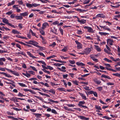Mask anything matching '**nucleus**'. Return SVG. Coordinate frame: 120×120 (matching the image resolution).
<instances>
[{
    "instance_id": "62",
    "label": "nucleus",
    "mask_w": 120,
    "mask_h": 120,
    "mask_svg": "<svg viewBox=\"0 0 120 120\" xmlns=\"http://www.w3.org/2000/svg\"><path fill=\"white\" fill-rule=\"evenodd\" d=\"M16 45L17 47L19 48L20 49H21V46L20 45L18 44H17Z\"/></svg>"
},
{
    "instance_id": "36",
    "label": "nucleus",
    "mask_w": 120,
    "mask_h": 120,
    "mask_svg": "<svg viewBox=\"0 0 120 120\" xmlns=\"http://www.w3.org/2000/svg\"><path fill=\"white\" fill-rule=\"evenodd\" d=\"M26 5L27 7H32V4L27 3L26 4Z\"/></svg>"
},
{
    "instance_id": "26",
    "label": "nucleus",
    "mask_w": 120,
    "mask_h": 120,
    "mask_svg": "<svg viewBox=\"0 0 120 120\" xmlns=\"http://www.w3.org/2000/svg\"><path fill=\"white\" fill-rule=\"evenodd\" d=\"M85 102L84 101H80L79 102V104H78V105L80 106H82V104H83L85 103Z\"/></svg>"
},
{
    "instance_id": "13",
    "label": "nucleus",
    "mask_w": 120,
    "mask_h": 120,
    "mask_svg": "<svg viewBox=\"0 0 120 120\" xmlns=\"http://www.w3.org/2000/svg\"><path fill=\"white\" fill-rule=\"evenodd\" d=\"M38 44L37 43L35 42H33V43H32V45H33L38 48H40V49L42 48V47L38 45L37 44Z\"/></svg>"
},
{
    "instance_id": "33",
    "label": "nucleus",
    "mask_w": 120,
    "mask_h": 120,
    "mask_svg": "<svg viewBox=\"0 0 120 120\" xmlns=\"http://www.w3.org/2000/svg\"><path fill=\"white\" fill-rule=\"evenodd\" d=\"M37 62L39 63H41L42 64L44 65L45 66L46 65V64L43 61H38Z\"/></svg>"
},
{
    "instance_id": "50",
    "label": "nucleus",
    "mask_w": 120,
    "mask_h": 120,
    "mask_svg": "<svg viewBox=\"0 0 120 120\" xmlns=\"http://www.w3.org/2000/svg\"><path fill=\"white\" fill-rule=\"evenodd\" d=\"M69 62L71 64H74L75 63V62L74 60H69Z\"/></svg>"
},
{
    "instance_id": "44",
    "label": "nucleus",
    "mask_w": 120,
    "mask_h": 120,
    "mask_svg": "<svg viewBox=\"0 0 120 120\" xmlns=\"http://www.w3.org/2000/svg\"><path fill=\"white\" fill-rule=\"evenodd\" d=\"M104 60L105 61H107L108 62H111L112 61L108 59V58H105L104 59Z\"/></svg>"
},
{
    "instance_id": "1",
    "label": "nucleus",
    "mask_w": 120,
    "mask_h": 120,
    "mask_svg": "<svg viewBox=\"0 0 120 120\" xmlns=\"http://www.w3.org/2000/svg\"><path fill=\"white\" fill-rule=\"evenodd\" d=\"M84 29L87 30V32L90 33H93L94 32L93 29L90 27L85 26L84 27Z\"/></svg>"
},
{
    "instance_id": "7",
    "label": "nucleus",
    "mask_w": 120,
    "mask_h": 120,
    "mask_svg": "<svg viewBox=\"0 0 120 120\" xmlns=\"http://www.w3.org/2000/svg\"><path fill=\"white\" fill-rule=\"evenodd\" d=\"M113 39H107V43H109L110 45H112V43H113Z\"/></svg>"
},
{
    "instance_id": "43",
    "label": "nucleus",
    "mask_w": 120,
    "mask_h": 120,
    "mask_svg": "<svg viewBox=\"0 0 120 120\" xmlns=\"http://www.w3.org/2000/svg\"><path fill=\"white\" fill-rule=\"evenodd\" d=\"M67 105L69 107H74L75 105L74 104H68Z\"/></svg>"
},
{
    "instance_id": "47",
    "label": "nucleus",
    "mask_w": 120,
    "mask_h": 120,
    "mask_svg": "<svg viewBox=\"0 0 120 120\" xmlns=\"http://www.w3.org/2000/svg\"><path fill=\"white\" fill-rule=\"evenodd\" d=\"M113 75L115 76H116L119 77H120V74L118 73H116L115 74H113Z\"/></svg>"
},
{
    "instance_id": "15",
    "label": "nucleus",
    "mask_w": 120,
    "mask_h": 120,
    "mask_svg": "<svg viewBox=\"0 0 120 120\" xmlns=\"http://www.w3.org/2000/svg\"><path fill=\"white\" fill-rule=\"evenodd\" d=\"M93 81L95 83L98 84H100L101 82V81L98 80L96 78L94 79H93Z\"/></svg>"
},
{
    "instance_id": "12",
    "label": "nucleus",
    "mask_w": 120,
    "mask_h": 120,
    "mask_svg": "<svg viewBox=\"0 0 120 120\" xmlns=\"http://www.w3.org/2000/svg\"><path fill=\"white\" fill-rule=\"evenodd\" d=\"M97 17L105 18V16L103 14H99L97 15Z\"/></svg>"
},
{
    "instance_id": "56",
    "label": "nucleus",
    "mask_w": 120,
    "mask_h": 120,
    "mask_svg": "<svg viewBox=\"0 0 120 120\" xmlns=\"http://www.w3.org/2000/svg\"><path fill=\"white\" fill-rule=\"evenodd\" d=\"M59 23V22H58V21H56L53 22L52 24L54 25H56V24H58Z\"/></svg>"
},
{
    "instance_id": "45",
    "label": "nucleus",
    "mask_w": 120,
    "mask_h": 120,
    "mask_svg": "<svg viewBox=\"0 0 120 120\" xmlns=\"http://www.w3.org/2000/svg\"><path fill=\"white\" fill-rule=\"evenodd\" d=\"M32 7H36L38 6L39 5V4H37L35 3H32Z\"/></svg>"
},
{
    "instance_id": "55",
    "label": "nucleus",
    "mask_w": 120,
    "mask_h": 120,
    "mask_svg": "<svg viewBox=\"0 0 120 120\" xmlns=\"http://www.w3.org/2000/svg\"><path fill=\"white\" fill-rule=\"evenodd\" d=\"M103 118L108 120H110L111 119V118H109L107 117V116H104L103 117Z\"/></svg>"
},
{
    "instance_id": "18",
    "label": "nucleus",
    "mask_w": 120,
    "mask_h": 120,
    "mask_svg": "<svg viewBox=\"0 0 120 120\" xmlns=\"http://www.w3.org/2000/svg\"><path fill=\"white\" fill-rule=\"evenodd\" d=\"M15 3V1L14 0L12 1L11 2L9 3L8 4V6H11V5L14 4Z\"/></svg>"
},
{
    "instance_id": "60",
    "label": "nucleus",
    "mask_w": 120,
    "mask_h": 120,
    "mask_svg": "<svg viewBox=\"0 0 120 120\" xmlns=\"http://www.w3.org/2000/svg\"><path fill=\"white\" fill-rule=\"evenodd\" d=\"M30 68H31L33 70H34V71H37V70L35 68V67H33L31 66H30Z\"/></svg>"
},
{
    "instance_id": "38",
    "label": "nucleus",
    "mask_w": 120,
    "mask_h": 120,
    "mask_svg": "<svg viewBox=\"0 0 120 120\" xmlns=\"http://www.w3.org/2000/svg\"><path fill=\"white\" fill-rule=\"evenodd\" d=\"M12 32L13 33L15 34L19 33V32L18 31L16 30H12Z\"/></svg>"
},
{
    "instance_id": "16",
    "label": "nucleus",
    "mask_w": 120,
    "mask_h": 120,
    "mask_svg": "<svg viewBox=\"0 0 120 120\" xmlns=\"http://www.w3.org/2000/svg\"><path fill=\"white\" fill-rule=\"evenodd\" d=\"M27 53L28 55L30 57H32L33 58L35 59L36 58V57L34 56H33L32 54L30 52H27Z\"/></svg>"
},
{
    "instance_id": "49",
    "label": "nucleus",
    "mask_w": 120,
    "mask_h": 120,
    "mask_svg": "<svg viewBox=\"0 0 120 120\" xmlns=\"http://www.w3.org/2000/svg\"><path fill=\"white\" fill-rule=\"evenodd\" d=\"M72 82H73L74 84L76 85H78V82L76 80L73 81Z\"/></svg>"
},
{
    "instance_id": "53",
    "label": "nucleus",
    "mask_w": 120,
    "mask_h": 120,
    "mask_svg": "<svg viewBox=\"0 0 120 120\" xmlns=\"http://www.w3.org/2000/svg\"><path fill=\"white\" fill-rule=\"evenodd\" d=\"M83 88L87 90H90L89 87L88 86H86L85 87H84Z\"/></svg>"
},
{
    "instance_id": "59",
    "label": "nucleus",
    "mask_w": 120,
    "mask_h": 120,
    "mask_svg": "<svg viewBox=\"0 0 120 120\" xmlns=\"http://www.w3.org/2000/svg\"><path fill=\"white\" fill-rule=\"evenodd\" d=\"M15 16H16V15H15V14H13L11 15L10 17L11 18H14V17H15Z\"/></svg>"
},
{
    "instance_id": "61",
    "label": "nucleus",
    "mask_w": 120,
    "mask_h": 120,
    "mask_svg": "<svg viewBox=\"0 0 120 120\" xmlns=\"http://www.w3.org/2000/svg\"><path fill=\"white\" fill-rule=\"evenodd\" d=\"M28 72L30 73V74H32L33 75H34L35 74V72L32 71H28Z\"/></svg>"
},
{
    "instance_id": "14",
    "label": "nucleus",
    "mask_w": 120,
    "mask_h": 120,
    "mask_svg": "<svg viewBox=\"0 0 120 120\" xmlns=\"http://www.w3.org/2000/svg\"><path fill=\"white\" fill-rule=\"evenodd\" d=\"M28 12H25L23 13L20 14V15L22 16H27L28 14Z\"/></svg>"
},
{
    "instance_id": "29",
    "label": "nucleus",
    "mask_w": 120,
    "mask_h": 120,
    "mask_svg": "<svg viewBox=\"0 0 120 120\" xmlns=\"http://www.w3.org/2000/svg\"><path fill=\"white\" fill-rule=\"evenodd\" d=\"M8 117L9 118L12 119L13 120H18V119L16 118H15L13 116H8Z\"/></svg>"
},
{
    "instance_id": "46",
    "label": "nucleus",
    "mask_w": 120,
    "mask_h": 120,
    "mask_svg": "<svg viewBox=\"0 0 120 120\" xmlns=\"http://www.w3.org/2000/svg\"><path fill=\"white\" fill-rule=\"evenodd\" d=\"M104 27H105L104 28V29L107 30L108 31H111L110 29L109 28H108L106 26H105Z\"/></svg>"
},
{
    "instance_id": "4",
    "label": "nucleus",
    "mask_w": 120,
    "mask_h": 120,
    "mask_svg": "<svg viewBox=\"0 0 120 120\" xmlns=\"http://www.w3.org/2000/svg\"><path fill=\"white\" fill-rule=\"evenodd\" d=\"M91 51V49L90 48H86L85 49V50L83 51V52H84V54H88Z\"/></svg>"
},
{
    "instance_id": "28",
    "label": "nucleus",
    "mask_w": 120,
    "mask_h": 120,
    "mask_svg": "<svg viewBox=\"0 0 120 120\" xmlns=\"http://www.w3.org/2000/svg\"><path fill=\"white\" fill-rule=\"evenodd\" d=\"M64 109L68 111H72V110L71 109L68 108L67 107L64 106Z\"/></svg>"
},
{
    "instance_id": "25",
    "label": "nucleus",
    "mask_w": 120,
    "mask_h": 120,
    "mask_svg": "<svg viewBox=\"0 0 120 120\" xmlns=\"http://www.w3.org/2000/svg\"><path fill=\"white\" fill-rule=\"evenodd\" d=\"M18 84L21 86L23 87H26V86L25 84L23 83H18Z\"/></svg>"
},
{
    "instance_id": "54",
    "label": "nucleus",
    "mask_w": 120,
    "mask_h": 120,
    "mask_svg": "<svg viewBox=\"0 0 120 120\" xmlns=\"http://www.w3.org/2000/svg\"><path fill=\"white\" fill-rule=\"evenodd\" d=\"M53 64L54 65L56 66H60L62 65V64L59 63L54 64Z\"/></svg>"
},
{
    "instance_id": "57",
    "label": "nucleus",
    "mask_w": 120,
    "mask_h": 120,
    "mask_svg": "<svg viewBox=\"0 0 120 120\" xmlns=\"http://www.w3.org/2000/svg\"><path fill=\"white\" fill-rule=\"evenodd\" d=\"M33 42L34 41H30L28 42H26L27 44L32 45V44L33 43Z\"/></svg>"
},
{
    "instance_id": "23",
    "label": "nucleus",
    "mask_w": 120,
    "mask_h": 120,
    "mask_svg": "<svg viewBox=\"0 0 120 120\" xmlns=\"http://www.w3.org/2000/svg\"><path fill=\"white\" fill-rule=\"evenodd\" d=\"M3 75L8 78H11L12 77L11 76L6 73L4 72Z\"/></svg>"
},
{
    "instance_id": "27",
    "label": "nucleus",
    "mask_w": 120,
    "mask_h": 120,
    "mask_svg": "<svg viewBox=\"0 0 120 120\" xmlns=\"http://www.w3.org/2000/svg\"><path fill=\"white\" fill-rule=\"evenodd\" d=\"M57 90H59L61 91H63L64 92L66 91L65 90V89L63 88H57Z\"/></svg>"
},
{
    "instance_id": "9",
    "label": "nucleus",
    "mask_w": 120,
    "mask_h": 120,
    "mask_svg": "<svg viewBox=\"0 0 120 120\" xmlns=\"http://www.w3.org/2000/svg\"><path fill=\"white\" fill-rule=\"evenodd\" d=\"M6 60V59L4 57L0 58V65H3L4 63L3 61L5 62Z\"/></svg>"
},
{
    "instance_id": "22",
    "label": "nucleus",
    "mask_w": 120,
    "mask_h": 120,
    "mask_svg": "<svg viewBox=\"0 0 120 120\" xmlns=\"http://www.w3.org/2000/svg\"><path fill=\"white\" fill-rule=\"evenodd\" d=\"M38 93L41 95L43 96H47V97H50V96L49 95L46 94H45L44 93L41 92H38Z\"/></svg>"
},
{
    "instance_id": "63",
    "label": "nucleus",
    "mask_w": 120,
    "mask_h": 120,
    "mask_svg": "<svg viewBox=\"0 0 120 120\" xmlns=\"http://www.w3.org/2000/svg\"><path fill=\"white\" fill-rule=\"evenodd\" d=\"M18 2L19 3V4H20L22 5L23 4V2L22 0H21L20 1H18Z\"/></svg>"
},
{
    "instance_id": "48",
    "label": "nucleus",
    "mask_w": 120,
    "mask_h": 120,
    "mask_svg": "<svg viewBox=\"0 0 120 120\" xmlns=\"http://www.w3.org/2000/svg\"><path fill=\"white\" fill-rule=\"evenodd\" d=\"M95 47L97 50L99 51H100L101 50L100 48L98 47V46L97 45H95Z\"/></svg>"
},
{
    "instance_id": "31",
    "label": "nucleus",
    "mask_w": 120,
    "mask_h": 120,
    "mask_svg": "<svg viewBox=\"0 0 120 120\" xmlns=\"http://www.w3.org/2000/svg\"><path fill=\"white\" fill-rule=\"evenodd\" d=\"M49 91L52 93L54 94L55 93V91L53 89H51Z\"/></svg>"
},
{
    "instance_id": "6",
    "label": "nucleus",
    "mask_w": 120,
    "mask_h": 120,
    "mask_svg": "<svg viewBox=\"0 0 120 120\" xmlns=\"http://www.w3.org/2000/svg\"><path fill=\"white\" fill-rule=\"evenodd\" d=\"M49 25L47 22H45L43 23L42 24V29H44L47 26H49Z\"/></svg>"
},
{
    "instance_id": "41",
    "label": "nucleus",
    "mask_w": 120,
    "mask_h": 120,
    "mask_svg": "<svg viewBox=\"0 0 120 120\" xmlns=\"http://www.w3.org/2000/svg\"><path fill=\"white\" fill-rule=\"evenodd\" d=\"M34 114L35 115V116L37 118L40 117L41 115V114L39 113H34Z\"/></svg>"
},
{
    "instance_id": "34",
    "label": "nucleus",
    "mask_w": 120,
    "mask_h": 120,
    "mask_svg": "<svg viewBox=\"0 0 120 120\" xmlns=\"http://www.w3.org/2000/svg\"><path fill=\"white\" fill-rule=\"evenodd\" d=\"M59 30L61 34L63 35V30L61 27L59 28Z\"/></svg>"
},
{
    "instance_id": "24",
    "label": "nucleus",
    "mask_w": 120,
    "mask_h": 120,
    "mask_svg": "<svg viewBox=\"0 0 120 120\" xmlns=\"http://www.w3.org/2000/svg\"><path fill=\"white\" fill-rule=\"evenodd\" d=\"M104 51L106 52L108 54L111 55H112V53L111 52H110V51H109V50H107L105 49H104Z\"/></svg>"
},
{
    "instance_id": "37",
    "label": "nucleus",
    "mask_w": 120,
    "mask_h": 120,
    "mask_svg": "<svg viewBox=\"0 0 120 120\" xmlns=\"http://www.w3.org/2000/svg\"><path fill=\"white\" fill-rule=\"evenodd\" d=\"M34 97L35 98H38V99H39L41 101H42L43 100V99L40 97H39L38 96H35V95L34 96Z\"/></svg>"
},
{
    "instance_id": "20",
    "label": "nucleus",
    "mask_w": 120,
    "mask_h": 120,
    "mask_svg": "<svg viewBox=\"0 0 120 120\" xmlns=\"http://www.w3.org/2000/svg\"><path fill=\"white\" fill-rule=\"evenodd\" d=\"M79 94L82 97V98L83 99H84L85 100H86V98L85 95L84 94H82L81 93H79Z\"/></svg>"
},
{
    "instance_id": "51",
    "label": "nucleus",
    "mask_w": 120,
    "mask_h": 120,
    "mask_svg": "<svg viewBox=\"0 0 120 120\" xmlns=\"http://www.w3.org/2000/svg\"><path fill=\"white\" fill-rule=\"evenodd\" d=\"M67 50V48L66 47H65L64 48L61 50V51L64 52H65Z\"/></svg>"
},
{
    "instance_id": "8",
    "label": "nucleus",
    "mask_w": 120,
    "mask_h": 120,
    "mask_svg": "<svg viewBox=\"0 0 120 120\" xmlns=\"http://www.w3.org/2000/svg\"><path fill=\"white\" fill-rule=\"evenodd\" d=\"M77 21L81 24H84L86 23V21L85 20L83 19L80 20L79 19H78Z\"/></svg>"
},
{
    "instance_id": "11",
    "label": "nucleus",
    "mask_w": 120,
    "mask_h": 120,
    "mask_svg": "<svg viewBox=\"0 0 120 120\" xmlns=\"http://www.w3.org/2000/svg\"><path fill=\"white\" fill-rule=\"evenodd\" d=\"M78 117L80 118L81 119L84 120H88L89 118H88L86 117L82 116H78Z\"/></svg>"
},
{
    "instance_id": "52",
    "label": "nucleus",
    "mask_w": 120,
    "mask_h": 120,
    "mask_svg": "<svg viewBox=\"0 0 120 120\" xmlns=\"http://www.w3.org/2000/svg\"><path fill=\"white\" fill-rule=\"evenodd\" d=\"M12 12L11 11H9L7 12L6 13V14L7 15H11L12 13Z\"/></svg>"
},
{
    "instance_id": "40",
    "label": "nucleus",
    "mask_w": 120,
    "mask_h": 120,
    "mask_svg": "<svg viewBox=\"0 0 120 120\" xmlns=\"http://www.w3.org/2000/svg\"><path fill=\"white\" fill-rule=\"evenodd\" d=\"M7 114L8 115H14L15 114L13 112H11L9 111H7Z\"/></svg>"
},
{
    "instance_id": "42",
    "label": "nucleus",
    "mask_w": 120,
    "mask_h": 120,
    "mask_svg": "<svg viewBox=\"0 0 120 120\" xmlns=\"http://www.w3.org/2000/svg\"><path fill=\"white\" fill-rule=\"evenodd\" d=\"M51 112L52 113H53L55 114H57V112L56 110L54 109H52V110Z\"/></svg>"
},
{
    "instance_id": "2",
    "label": "nucleus",
    "mask_w": 120,
    "mask_h": 120,
    "mask_svg": "<svg viewBox=\"0 0 120 120\" xmlns=\"http://www.w3.org/2000/svg\"><path fill=\"white\" fill-rule=\"evenodd\" d=\"M76 44L77 45V47L78 49H79L82 48V44L77 40H76L75 41Z\"/></svg>"
},
{
    "instance_id": "3",
    "label": "nucleus",
    "mask_w": 120,
    "mask_h": 120,
    "mask_svg": "<svg viewBox=\"0 0 120 120\" xmlns=\"http://www.w3.org/2000/svg\"><path fill=\"white\" fill-rule=\"evenodd\" d=\"M5 69L7 70L8 71H10L13 74L17 76H19V74L16 71H13L11 70H10L9 69L5 68Z\"/></svg>"
},
{
    "instance_id": "58",
    "label": "nucleus",
    "mask_w": 120,
    "mask_h": 120,
    "mask_svg": "<svg viewBox=\"0 0 120 120\" xmlns=\"http://www.w3.org/2000/svg\"><path fill=\"white\" fill-rule=\"evenodd\" d=\"M97 89L98 90L100 91H101L102 90V87L101 86L97 88Z\"/></svg>"
},
{
    "instance_id": "21",
    "label": "nucleus",
    "mask_w": 120,
    "mask_h": 120,
    "mask_svg": "<svg viewBox=\"0 0 120 120\" xmlns=\"http://www.w3.org/2000/svg\"><path fill=\"white\" fill-rule=\"evenodd\" d=\"M99 33L101 35H106L107 34H109L105 32H99Z\"/></svg>"
},
{
    "instance_id": "19",
    "label": "nucleus",
    "mask_w": 120,
    "mask_h": 120,
    "mask_svg": "<svg viewBox=\"0 0 120 120\" xmlns=\"http://www.w3.org/2000/svg\"><path fill=\"white\" fill-rule=\"evenodd\" d=\"M101 77L105 78H107L109 79H111V78L109 77V76H107L104 74H102Z\"/></svg>"
},
{
    "instance_id": "10",
    "label": "nucleus",
    "mask_w": 120,
    "mask_h": 120,
    "mask_svg": "<svg viewBox=\"0 0 120 120\" xmlns=\"http://www.w3.org/2000/svg\"><path fill=\"white\" fill-rule=\"evenodd\" d=\"M3 22L6 24L8 25L9 23L8 22V20L5 18H2V19Z\"/></svg>"
},
{
    "instance_id": "17",
    "label": "nucleus",
    "mask_w": 120,
    "mask_h": 120,
    "mask_svg": "<svg viewBox=\"0 0 120 120\" xmlns=\"http://www.w3.org/2000/svg\"><path fill=\"white\" fill-rule=\"evenodd\" d=\"M15 19H16L19 20H22L23 19V17L21 15L20 16H15Z\"/></svg>"
},
{
    "instance_id": "35",
    "label": "nucleus",
    "mask_w": 120,
    "mask_h": 120,
    "mask_svg": "<svg viewBox=\"0 0 120 120\" xmlns=\"http://www.w3.org/2000/svg\"><path fill=\"white\" fill-rule=\"evenodd\" d=\"M106 69L108 70L111 71L115 72H116V71L114 70L112 68H108L107 67H106Z\"/></svg>"
},
{
    "instance_id": "5",
    "label": "nucleus",
    "mask_w": 120,
    "mask_h": 120,
    "mask_svg": "<svg viewBox=\"0 0 120 120\" xmlns=\"http://www.w3.org/2000/svg\"><path fill=\"white\" fill-rule=\"evenodd\" d=\"M96 56V55H91L90 56V57L93 61H95V62H98V61L97 59L95 58V57Z\"/></svg>"
},
{
    "instance_id": "30",
    "label": "nucleus",
    "mask_w": 120,
    "mask_h": 120,
    "mask_svg": "<svg viewBox=\"0 0 120 120\" xmlns=\"http://www.w3.org/2000/svg\"><path fill=\"white\" fill-rule=\"evenodd\" d=\"M39 30L40 31V33L41 34L43 35H44L45 34V32L41 29H39Z\"/></svg>"
},
{
    "instance_id": "64",
    "label": "nucleus",
    "mask_w": 120,
    "mask_h": 120,
    "mask_svg": "<svg viewBox=\"0 0 120 120\" xmlns=\"http://www.w3.org/2000/svg\"><path fill=\"white\" fill-rule=\"evenodd\" d=\"M39 54L40 56H42L44 57H45V56L43 53L42 52H40Z\"/></svg>"
},
{
    "instance_id": "32",
    "label": "nucleus",
    "mask_w": 120,
    "mask_h": 120,
    "mask_svg": "<svg viewBox=\"0 0 120 120\" xmlns=\"http://www.w3.org/2000/svg\"><path fill=\"white\" fill-rule=\"evenodd\" d=\"M46 68H47V69H49L51 70H52L53 69V68L52 67L49 66H47Z\"/></svg>"
},
{
    "instance_id": "39",
    "label": "nucleus",
    "mask_w": 120,
    "mask_h": 120,
    "mask_svg": "<svg viewBox=\"0 0 120 120\" xmlns=\"http://www.w3.org/2000/svg\"><path fill=\"white\" fill-rule=\"evenodd\" d=\"M42 70L46 73H47L48 74H50V72L49 71L46 70L44 69H42Z\"/></svg>"
}]
</instances>
